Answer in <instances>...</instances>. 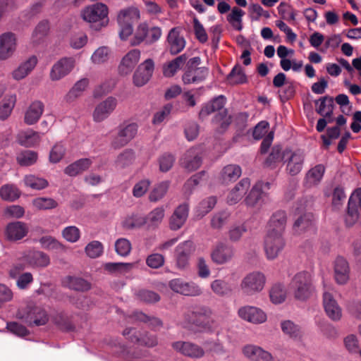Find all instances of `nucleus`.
I'll list each match as a JSON object with an SVG mask.
<instances>
[{
    "label": "nucleus",
    "instance_id": "obj_1",
    "mask_svg": "<svg viewBox=\"0 0 361 361\" xmlns=\"http://www.w3.org/2000/svg\"><path fill=\"white\" fill-rule=\"evenodd\" d=\"M212 311L207 306H197L184 314L183 326L188 329L209 332L213 330Z\"/></svg>",
    "mask_w": 361,
    "mask_h": 361
},
{
    "label": "nucleus",
    "instance_id": "obj_2",
    "mask_svg": "<svg viewBox=\"0 0 361 361\" xmlns=\"http://www.w3.org/2000/svg\"><path fill=\"white\" fill-rule=\"evenodd\" d=\"M226 104V98L223 95L218 96L211 102L202 105L199 113L200 119H204L211 114L219 111L213 118V122L220 126L221 130H225L230 125L231 117L227 114V110L224 109Z\"/></svg>",
    "mask_w": 361,
    "mask_h": 361
},
{
    "label": "nucleus",
    "instance_id": "obj_3",
    "mask_svg": "<svg viewBox=\"0 0 361 361\" xmlns=\"http://www.w3.org/2000/svg\"><path fill=\"white\" fill-rule=\"evenodd\" d=\"M289 287L295 298L300 300L307 299L314 290L311 275L307 271H300L294 275Z\"/></svg>",
    "mask_w": 361,
    "mask_h": 361
},
{
    "label": "nucleus",
    "instance_id": "obj_4",
    "mask_svg": "<svg viewBox=\"0 0 361 361\" xmlns=\"http://www.w3.org/2000/svg\"><path fill=\"white\" fill-rule=\"evenodd\" d=\"M82 17L84 20L91 23L95 30H99L108 24V8L102 3L94 4L82 11Z\"/></svg>",
    "mask_w": 361,
    "mask_h": 361
},
{
    "label": "nucleus",
    "instance_id": "obj_5",
    "mask_svg": "<svg viewBox=\"0 0 361 361\" xmlns=\"http://www.w3.org/2000/svg\"><path fill=\"white\" fill-rule=\"evenodd\" d=\"M140 17L139 10L134 7L125 8L119 12L117 21L120 27L119 36L122 40H126L133 34V23Z\"/></svg>",
    "mask_w": 361,
    "mask_h": 361
},
{
    "label": "nucleus",
    "instance_id": "obj_6",
    "mask_svg": "<svg viewBox=\"0 0 361 361\" xmlns=\"http://www.w3.org/2000/svg\"><path fill=\"white\" fill-rule=\"evenodd\" d=\"M270 188V183L267 182H257L255 183L245 199L247 207H261L269 202L268 193L266 190Z\"/></svg>",
    "mask_w": 361,
    "mask_h": 361
},
{
    "label": "nucleus",
    "instance_id": "obj_7",
    "mask_svg": "<svg viewBox=\"0 0 361 361\" xmlns=\"http://www.w3.org/2000/svg\"><path fill=\"white\" fill-rule=\"evenodd\" d=\"M266 283V276L260 271H252L247 274L241 281L240 288L247 295L261 292Z\"/></svg>",
    "mask_w": 361,
    "mask_h": 361
},
{
    "label": "nucleus",
    "instance_id": "obj_8",
    "mask_svg": "<svg viewBox=\"0 0 361 361\" xmlns=\"http://www.w3.org/2000/svg\"><path fill=\"white\" fill-rule=\"evenodd\" d=\"M305 153L301 150L286 149L282 153V161L286 164V170L290 176L298 175L302 169Z\"/></svg>",
    "mask_w": 361,
    "mask_h": 361
},
{
    "label": "nucleus",
    "instance_id": "obj_9",
    "mask_svg": "<svg viewBox=\"0 0 361 361\" xmlns=\"http://www.w3.org/2000/svg\"><path fill=\"white\" fill-rule=\"evenodd\" d=\"M137 133V126L134 123L120 125L111 140L112 147L115 149L124 147L135 137Z\"/></svg>",
    "mask_w": 361,
    "mask_h": 361
},
{
    "label": "nucleus",
    "instance_id": "obj_10",
    "mask_svg": "<svg viewBox=\"0 0 361 361\" xmlns=\"http://www.w3.org/2000/svg\"><path fill=\"white\" fill-rule=\"evenodd\" d=\"M285 245L286 242L282 235L267 233L264 242V249L267 259H275L282 252Z\"/></svg>",
    "mask_w": 361,
    "mask_h": 361
},
{
    "label": "nucleus",
    "instance_id": "obj_11",
    "mask_svg": "<svg viewBox=\"0 0 361 361\" xmlns=\"http://www.w3.org/2000/svg\"><path fill=\"white\" fill-rule=\"evenodd\" d=\"M117 105V99L111 96L100 102L96 105L93 111V121L99 123L106 120L114 111Z\"/></svg>",
    "mask_w": 361,
    "mask_h": 361
},
{
    "label": "nucleus",
    "instance_id": "obj_12",
    "mask_svg": "<svg viewBox=\"0 0 361 361\" xmlns=\"http://www.w3.org/2000/svg\"><path fill=\"white\" fill-rule=\"evenodd\" d=\"M323 307L326 316L333 322H338L342 319L343 310L334 298L332 293L327 290L323 293Z\"/></svg>",
    "mask_w": 361,
    "mask_h": 361
},
{
    "label": "nucleus",
    "instance_id": "obj_13",
    "mask_svg": "<svg viewBox=\"0 0 361 361\" xmlns=\"http://www.w3.org/2000/svg\"><path fill=\"white\" fill-rule=\"evenodd\" d=\"M361 212V188L357 189L350 197L348 204V212L345 215V224L353 226L359 219Z\"/></svg>",
    "mask_w": 361,
    "mask_h": 361
},
{
    "label": "nucleus",
    "instance_id": "obj_14",
    "mask_svg": "<svg viewBox=\"0 0 361 361\" xmlns=\"http://www.w3.org/2000/svg\"><path fill=\"white\" fill-rule=\"evenodd\" d=\"M195 250L194 243L191 240H185L177 245L175 250V258L178 269H184L188 266L190 257Z\"/></svg>",
    "mask_w": 361,
    "mask_h": 361
},
{
    "label": "nucleus",
    "instance_id": "obj_15",
    "mask_svg": "<svg viewBox=\"0 0 361 361\" xmlns=\"http://www.w3.org/2000/svg\"><path fill=\"white\" fill-rule=\"evenodd\" d=\"M17 48L16 35L11 32L0 35V61L10 59Z\"/></svg>",
    "mask_w": 361,
    "mask_h": 361
},
{
    "label": "nucleus",
    "instance_id": "obj_16",
    "mask_svg": "<svg viewBox=\"0 0 361 361\" xmlns=\"http://www.w3.org/2000/svg\"><path fill=\"white\" fill-rule=\"evenodd\" d=\"M171 346L176 352L190 358L197 359L204 355V350L201 346L190 341H176Z\"/></svg>",
    "mask_w": 361,
    "mask_h": 361
},
{
    "label": "nucleus",
    "instance_id": "obj_17",
    "mask_svg": "<svg viewBox=\"0 0 361 361\" xmlns=\"http://www.w3.org/2000/svg\"><path fill=\"white\" fill-rule=\"evenodd\" d=\"M170 288L177 293L188 296H197L202 293L201 288L192 282H186L180 279H174L169 281Z\"/></svg>",
    "mask_w": 361,
    "mask_h": 361
},
{
    "label": "nucleus",
    "instance_id": "obj_18",
    "mask_svg": "<svg viewBox=\"0 0 361 361\" xmlns=\"http://www.w3.org/2000/svg\"><path fill=\"white\" fill-rule=\"evenodd\" d=\"M154 69V61L148 59L140 63L134 73L133 83L137 87L145 85L152 75Z\"/></svg>",
    "mask_w": 361,
    "mask_h": 361
},
{
    "label": "nucleus",
    "instance_id": "obj_19",
    "mask_svg": "<svg viewBox=\"0 0 361 361\" xmlns=\"http://www.w3.org/2000/svg\"><path fill=\"white\" fill-rule=\"evenodd\" d=\"M233 256V247L224 243H217L211 252L212 260L219 265L228 263Z\"/></svg>",
    "mask_w": 361,
    "mask_h": 361
},
{
    "label": "nucleus",
    "instance_id": "obj_20",
    "mask_svg": "<svg viewBox=\"0 0 361 361\" xmlns=\"http://www.w3.org/2000/svg\"><path fill=\"white\" fill-rule=\"evenodd\" d=\"M44 133L35 131L32 129L23 130L16 135V142L20 146L30 148L39 145Z\"/></svg>",
    "mask_w": 361,
    "mask_h": 361
},
{
    "label": "nucleus",
    "instance_id": "obj_21",
    "mask_svg": "<svg viewBox=\"0 0 361 361\" xmlns=\"http://www.w3.org/2000/svg\"><path fill=\"white\" fill-rule=\"evenodd\" d=\"M140 51L137 49L129 51L123 56L118 65V73L122 75L130 74L140 59Z\"/></svg>",
    "mask_w": 361,
    "mask_h": 361
},
{
    "label": "nucleus",
    "instance_id": "obj_22",
    "mask_svg": "<svg viewBox=\"0 0 361 361\" xmlns=\"http://www.w3.org/2000/svg\"><path fill=\"white\" fill-rule=\"evenodd\" d=\"M242 352L243 355L250 361H274L269 352L256 345H245Z\"/></svg>",
    "mask_w": 361,
    "mask_h": 361
},
{
    "label": "nucleus",
    "instance_id": "obj_23",
    "mask_svg": "<svg viewBox=\"0 0 361 361\" xmlns=\"http://www.w3.org/2000/svg\"><path fill=\"white\" fill-rule=\"evenodd\" d=\"M75 60L73 58H63L51 68L50 78L52 80H59L67 75L73 68Z\"/></svg>",
    "mask_w": 361,
    "mask_h": 361
},
{
    "label": "nucleus",
    "instance_id": "obj_24",
    "mask_svg": "<svg viewBox=\"0 0 361 361\" xmlns=\"http://www.w3.org/2000/svg\"><path fill=\"white\" fill-rule=\"evenodd\" d=\"M238 315L243 319L254 324H262L267 320L266 314L262 310L252 306L240 308Z\"/></svg>",
    "mask_w": 361,
    "mask_h": 361
},
{
    "label": "nucleus",
    "instance_id": "obj_25",
    "mask_svg": "<svg viewBox=\"0 0 361 361\" xmlns=\"http://www.w3.org/2000/svg\"><path fill=\"white\" fill-rule=\"evenodd\" d=\"M168 47L172 55L180 53L185 47V39L177 27L170 30L167 36Z\"/></svg>",
    "mask_w": 361,
    "mask_h": 361
},
{
    "label": "nucleus",
    "instance_id": "obj_26",
    "mask_svg": "<svg viewBox=\"0 0 361 361\" xmlns=\"http://www.w3.org/2000/svg\"><path fill=\"white\" fill-rule=\"evenodd\" d=\"M189 214V206L187 203L180 204L176 208L172 214L169 226L171 230L177 231L180 229L185 223Z\"/></svg>",
    "mask_w": 361,
    "mask_h": 361
},
{
    "label": "nucleus",
    "instance_id": "obj_27",
    "mask_svg": "<svg viewBox=\"0 0 361 361\" xmlns=\"http://www.w3.org/2000/svg\"><path fill=\"white\" fill-rule=\"evenodd\" d=\"M29 228L27 224L22 221H15L7 225L5 235L8 240L17 241L27 235Z\"/></svg>",
    "mask_w": 361,
    "mask_h": 361
},
{
    "label": "nucleus",
    "instance_id": "obj_28",
    "mask_svg": "<svg viewBox=\"0 0 361 361\" xmlns=\"http://www.w3.org/2000/svg\"><path fill=\"white\" fill-rule=\"evenodd\" d=\"M250 187V179L243 178L230 190L226 197V202L229 205L237 204L247 192Z\"/></svg>",
    "mask_w": 361,
    "mask_h": 361
},
{
    "label": "nucleus",
    "instance_id": "obj_29",
    "mask_svg": "<svg viewBox=\"0 0 361 361\" xmlns=\"http://www.w3.org/2000/svg\"><path fill=\"white\" fill-rule=\"evenodd\" d=\"M181 164L190 171L197 170L202 164L200 149L191 148L188 150L181 159Z\"/></svg>",
    "mask_w": 361,
    "mask_h": 361
},
{
    "label": "nucleus",
    "instance_id": "obj_30",
    "mask_svg": "<svg viewBox=\"0 0 361 361\" xmlns=\"http://www.w3.org/2000/svg\"><path fill=\"white\" fill-rule=\"evenodd\" d=\"M287 222L286 214L283 211H277L270 218L267 233L283 235Z\"/></svg>",
    "mask_w": 361,
    "mask_h": 361
},
{
    "label": "nucleus",
    "instance_id": "obj_31",
    "mask_svg": "<svg viewBox=\"0 0 361 361\" xmlns=\"http://www.w3.org/2000/svg\"><path fill=\"white\" fill-rule=\"evenodd\" d=\"M23 258L32 267H45L50 263L49 257L41 251H27Z\"/></svg>",
    "mask_w": 361,
    "mask_h": 361
},
{
    "label": "nucleus",
    "instance_id": "obj_32",
    "mask_svg": "<svg viewBox=\"0 0 361 361\" xmlns=\"http://www.w3.org/2000/svg\"><path fill=\"white\" fill-rule=\"evenodd\" d=\"M208 73L209 70L206 67L187 69L182 76V80L185 85L197 84L204 80Z\"/></svg>",
    "mask_w": 361,
    "mask_h": 361
},
{
    "label": "nucleus",
    "instance_id": "obj_33",
    "mask_svg": "<svg viewBox=\"0 0 361 361\" xmlns=\"http://www.w3.org/2000/svg\"><path fill=\"white\" fill-rule=\"evenodd\" d=\"M44 106L40 101L30 104L25 112L24 122L29 126L36 123L43 114Z\"/></svg>",
    "mask_w": 361,
    "mask_h": 361
},
{
    "label": "nucleus",
    "instance_id": "obj_34",
    "mask_svg": "<svg viewBox=\"0 0 361 361\" xmlns=\"http://www.w3.org/2000/svg\"><path fill=\"white\" fill-rule=\"evenodd\" d=\"M37 63V57L32 56L22 62L11 73L12 78L16 80L25 78L34 69Z\"/></svg>",
    "mask_w": 361,
    "mask_h": 361
},
{
    "label": "nucleus",
    "instance_id": "obj_35",
    "mask_svg": "<svg viewBox=\"0 0 361 361\" xmlns=\"http://www.w3.org/2000/svg\"><path fill=\"white\" fill-rule=\"evenodd\" d=\"M349 271L348 262L343 257H337L334 263V274L336 282L339 284H345L349 279Z\"/></svg>",
    "mask_w": 361,
    "mask_h": 361
},
{
    "label": "nucleus",
    "instance_id": "obj_36",
    "mask_svg": "<svg viewBox=\"0 0 361 361\" xmlns=\"http://www.w3.org/2000/svg\"><path fill=\"white\" fill-rule=\"evenodd\" d=\"M319 104L317 112L321 116L326 118L329 122L333 121L332 114L334 110V99L331 97L325 96L316 102Z\"/></svg>",
    "mask_w": 361,
    "mask_h": 361
},
{
    "label": "nucleus",
    "instance_id": "obj_37",
    "mask_svg": "<svg viewBox=\"0 0 361 361\" xmlns=\"http://www.w3.org/2000/svg\"><path fill=\"white\" fill-rule=\"evenodd\" d=\"M242 174L240 166L236 164H228L223 168L220 177L224 183L228 184L237 180Z\"/></svg>",
    "mask_w": 361,
    "mask_h": 361
},
{
    "label": "nucleus",
    "instance_id": "obj_38",
    "mask_svg": "<svg viewBox=\"0 0 361 361\" xmlns=\"http://www.w3.org/2000/svg\"><path fill=\"white\" fill-rule=\"evenodd\" d=\"M188 56L183 54L172 61L165 63L163 66V73L166 77H172L180 69L188 60Z\"/></svg>",
    "mask_w": 361,
    "mask_h": 361
},
{
    "label": "nucleus",
    "instance_id": "obj_39",
    "mask_svg": "<svg viewBox=\"0 0 361 361\" xmlns=\"http://www.w3.org/2000/svg\"><path fill=\"white\" fill-rule=\"evenodd\" d=\"M17 96L16 94L6 95L0 102V120H6L12 113L16 104Z\"/></svg>",
    "mask_w": 361,
    "mask_h": 361
},
{
    "label": "nucleus",
    "instance_id": "obj_40",
    "mask_svg": "<svg viewBox=\"0 0 361 361\" xmlns=\"http://www.w3.org/2000/svg\"><path fill=\"white\" fill-rule=\"evenodd\" d=\"M92 164V161L90 159H80L66 167L64 172L70 176H75L87 170Z\"/></svg>",
    "mask_w": 361,
    "mask_h": 361
},
{
    "label": "nucleus",
    "instance_id": "obj_41",
    "mask_svg": "<svg viewBox=\"0 0 361 361\" xmlns=\"http://www.w3.org/2000/svg\"><path fill=\"white\" fill-rule=\"evenodd\" d=\"M135 159V151L132 149H126L117 156L114 164L116 168L124 169L133 164Z\"/></svg>",
    "mask_w": 361,
    "mask_h": 361
},
{
    "label": "nucleus",
    "instance_id": "obj_42",
    "mask_svg": "<svg viewBox=\"0 0 361 361\" xmlns=\"http://www.w3.org/2000/svg\"><path fill=\"white\" fill-rule=\"evenodd\" d=\"M165 216L163 207H158L151 211L146 216V224L148 228H154L161 224Z\"/></svg>",
    "mask_w": 361,
    "mask_h": 361
},
{
    "label": "nucleus",
    "instance_id": "obj_43",
    "mask_svg": "<svg viewBox=\"0 0 361 361\" xmlns=\"http://www.w3.org/2000/svg\"><path fill=\"white\" fill-rule=\"evenodd\" d=\"M293 229L295 232L298 234L307 231L314 230L312 215L307 214L300 216L294 223Z\"/></svg>",
    "mask_w": 361,
    "mask_h": 361
},
{
    "label": "nucleus",
    "instance_id": "obj_44",
    "mask_svg": "<svg viewBox=\"0 0 361 361\" xmlns=\"http://www.w3.org/2000/svg\"><path fill=\"white\" fill-rule=\"evenodd\" d=\"M64 286L78 291H85L90 288V284L85 280L73 276H68L63 281Z\"/></svg>",
    "mask_w": 361,
    "mask_h": 361
},
{
    "label": "nucleus",
    "instance_id": "obj_45",
    "mask_svg": "<svg viewBox=\"0 0 361 361\" xmlns=\"http://www.w3.org/2000/svg\"><path fill=\"white\" fill-rule=\"evenodd\" d=\"M210 287L214 294L221 297L229 295L233 291L231 285L221 279L213 281Z\"/></svg>",
    "mask_w": 361,
    "mask_h": 361
},
{
    "label": "nucleus",
    "instance_id": "obj_46",
    "mask_svg": "<svg viewBox=\"0 0 361 361\" xmlns=\"http://www.w3.org/2000/svg\"><path fill=\"white\" fill-rule=\"evenodd\" d=\"M38 159V154L32 150H23L16 157L17 162L21 166H29L35 164Z\"/></svg>",
    "mask_w": 361,
    "mask_h": 361
},
{
    "label": "nucleus",
    "instance_id": "obj_47",
    "mask_svg": "<svg viewBox=\"0 0 361 361\" xmlns=\"http://www.w3.org/2000/svg\"><path fill=\"white\" fill-rule=\"evenodd\" d=\"M245 12L238 7H233L231 12L227 16L228 22L236 30L240 31L243 29V16Z\"/></svg>",
    "mask_w": 361,
    "mask_h": 361
},
{
    "label": "nucleus",
    "instance_id": "obj_48",
    "mask_svg": "<svg viewBox=\"0 0 361 361\" xmlns=\"http://www.w3.org/2000/svg\"><path fill=\"white\" fill-rule=\"evenodd\" d=\"M282 331L293 339H300L302 333L299 326L290 320H286L281 323Z\"/></svg>",
    "mask_w": 361,
    "mask_h": 361
},
{
    "label": "nucleus",
    "instance_id": "obj_49",
    "mask_svg": "<svg viewBox=\"0 0 361 361\" xmlns=\"http://www.w3.org/2000/svg\"><path fill=\"white\" fill-rule=\"evenodd\" d=\"M325 168L322 164H318L311 169L306 174V180L310 185L318 184L324 176Z\"/></svg>",
    "mask_w": 361,
    "mask_h": 361
},
{
    "label": "nucleus",
    "instance_id": "obj_50",
    "mask_svg": "<svg viewBox=\"0 0 361 361\" xmlns=\"http://www.w3.org/2000/svg\"><path fill=\"white\" fill-rule=\"evenodd\" d=\"M89 85V80L86 78H82L75 83L73 87L66 94V99L72 101L80 97Z\"/></svg>",
    "mask_w": 361,
    "mask_h": 361
},
{
    "label": "nucleus",
    "instance_id": "obj_51",
    "mask_svg": "<svg viewBox=\"0 0 361 361\" xmlns=\"http://www.w3.org/2000/svg\"><path fill=\"white\" fill-rule=\"evenodd\" d=\"M20 192L14 185L6 184L0 188V197L6 201L13 202L20 197Z\"/></svg>",
    "mask_w": 361,
    "mask_h": 361
},
{
    "label": "nucleus",
    "instance_id": "obj_52",
    "mask_svg": "<svg viewBox=\"0 0 361 361\" xmlns=\"http://www.w3.org/2000/svg\"><path fill=\"white\" fill-rule=\"evenodd\" d=\"M216 204V198L214 196L203 200L196 208L197 216L200 218L203 217L214 208Z\"/></svg>",
    "mask_w": 361,
    "mask_h": 361
},
{
    "label": "nucleus",
    "instance_id": "obj_53",
    "mask_svg": "<svg viewBox=\"0 0 361 361\" xmlns=\"http://www.w3.org/2000/svg\"><path fill=\"white\" fill-rule=\"evenodd\" d=\"M148 31V25L145 23H140L136 28L133 38L130 39V44L132 46H137L145 40L147 42Z\"/></svg>",
    "mask_w": 361,
    "mask_h": 361
},
{
    "label": "nucleus",
    "instance_id": "obj_54",
    "mask_svg": "<svg viewBox=\"0 0 361 361\" xmlns=\"http://www.w3.org/2000/svg\"><path fill=\"white\" fill-rule=\"evenodd\" d=\"M145 224H146V218L139 214L129 215L123 221V227L128 229L140 228Z\"/></svg>",
    "mask_w": 361,
    "mask_h": 361
},
{
    "label": "nucleus",
    "instance_id": "obj_55",
    "mask_svg": "<svg viewBox=\"0 0 361 361\" xmlns=\"http://www.w3.org/2000/svg\"><path fill=\"white\" fill-rule=\"evenodd\" d=\"M286 293L281 284H274L269 291L271 301L274 304H280L286 299Z\"/></svg>",
    "mask_w": 361,
    "mask_h": 361
},
{
    "label": "nucleus",
    "instance_id": "obj_56",
    "mask_svg": "<svg viewBox=\"0 0 361 361\" xmlns=\"http://www.w3.org/2000/svg\"><path fill=\"white\" fill-rule=\"evenodd\" d=\"M25 185L34 190H42L48 185L46 179L35 176L34 175H27L24 178Z\"/></svg>",
    "mask_w": 361,
    "mask_h": 361
},
{
    "label": "nucleus",
    "instance_id": "obj_57",
    "mask_svg": "<svg viewBox=\"0 0 361 361\" xmlns=\"http://www.w3.org/2000/svg\"><path fill=\"white\" fill-rule=\"evenodd\" d=\"M111 51L109 47L103 46L97 49L91 56V61L94 64L106 63L110 56Z\"/></svg>",
    "mask_w": 361,
    "mask_h": 361
},
{
    "label": "nucleus",
    "instance_id": "obj_58",
    "mask_svg": "<svg viewBox=\"0 0 361 361\" xmlns=\"http://www.w3.org/2000/svg\"><path fill=\"white\" fill-rule=\"evenodd\" d=\"M169 187V181H163L157 185L156 187L152 190V191L149 194V200L151 202H157L162 199L166 194Z\"/></svg>",
    "mask_w": 361,
    "mask_h": 361
},
{
    "label": "nucleus",
    "instance_id": "obj_59",
    "mask_svg": "<svg viewBox=\"0 0 361 361\" xmlns=\"http://www.w3.org/2000/svg\"><path fill=\"white\" fill-rule=\"evenodd\" d=\"M229 217L230 213L228 211L217 212L211 219V226L214 229H220L226 224Z\"/></svg>",
    "mask_w": 361,
    "mask_h": 361
},
{
    "label": "nucleus",
    "instance_id": "obj_60",
    "mask_svg": "<svg viewBox=\"0 0 361 361\" xmlns=\"http://www.w3.org/2000/svg\"><path fill=\"white\" fill-rule=\"evenodd\" d=\"M103 245L98 240H93L90 242L85 248L86 255L90 258H97L100 257L103 253Z\"/></svg>",
    "mask_w": 361,
    "mask_h": 361
},
{
    "label": "nucleus",
    "instance_id": "obj_61",
    "mask_svg": "<svg viewBox=\"0 0 361 361\" xmlns=\"http://www.w3.org/2000/svg\"><path fill=\"white\" fill-rule=\"evenodd\" d=\"M228 80L231 84H243L246 82L247 78L242 71V68L239 66H235L229 73Z\"/></svg>",
    "mask_w": 361,
    "mask_h": 361
},
{
    "label": "nucleus",
    "instance_id": "obj_62",
    "mask_svg": "<svg viewBox=\"0 0 361 361\" xmlns=\"http://www.w3.org/2000/svg\"><path fill=\"white\" fill-rule=\"evenodd\" d=\"M66 153V148L64 145L59 142L55 144L49 152V161L54 164L59 162Z\"/></svg>",
    "mask_w": 361,
    "mask_h": 361
},
{
    "label": "nucleus",
    "instance_id": "obj_63",
    "mask_svg": "<svg viewBox=\"0 0 361 361\" xmlns=\"http://www.w3.org/2000/svg\"><path fill=\"white\" fill-rule=\"evenodd\" d=\"M63 237L70 243H75L80 238V231L75 226H69L62 231Z\"/></svg>",
    "mask_w": 361,
    "mask_h": 361
},
{
    "label": "nucleus",
    "instance_id": "obj_64",
    "mask_svg": "<svg viewBox=\"0 0 361 361\" xmlns=\"http://www.w3.org/2000/svg\"><path fill=\"white\" fill-rule=\"evenodd\" d=\"M346 312L353 317L361 320V301L351 300L345 305Z\"/></svg>",
    "mask_w": 361,
    "mask_h": 361
}]
</instances>
